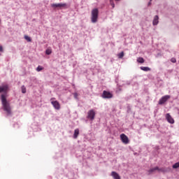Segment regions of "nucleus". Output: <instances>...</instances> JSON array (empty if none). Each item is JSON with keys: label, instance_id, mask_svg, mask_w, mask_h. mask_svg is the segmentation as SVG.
Listing matches in <instances>:
<instances>
[{"label": "nucleus", "instance_id": "obj_9", "mask_svg": "<svg viewBox=\"0 0 179 179\" xmlns=\"http://www.w3.org/2000/svg\"><path fill=\"white\" fill-rule=\"evenodd\" d=\"M166 119L169 122V124H174V119L171 117L170 113L166 115Z\"/></svg>", "mask_w": 179, "mask_h": 179}, {"label": "nucleus", "instance_id": "obj_18", "mask_svg": "<svg viewBox=\"0 0 179 179\" xmlns=\"http://www.w3.org/2000/svg\"><path fill=\"white\" fill-rule=\"evenodd\" d=\"M117 57H118V58H120V59H121L122 58H123V57H124V52H121L120 53H119V54L117 55Z\"/></svg>", "mask_w": 179, "mask_h": 179}, {"label": "nucleus", "instance_id": "obj_20", "mask_svg": "<svg viewBox=\"0 0 179 179\" xmlns=\"http://www.w3.org/2000/svg\"><path fill=\"white\" fill-rule=\"evenodd\" d=\"M179 167V162H176L175 164L173 165V169H178Z\"/></svg>", "mask_w": 179, "mask_h": 179}, {"label": "nucleus", "instance_id": "obj_3", "mask_svg": "<svg viewBox=\"0 0 179 179\" xmlns=\"http://www.w3.org/2000/svg\"><path fill=\"white\" fill-rule=\"evenodd\" d=\"M95 117H96V112L94 111V110L92 109L87 112V120H90V121H93Z\"/></svg>", "mask_w": 179, "mask_h": 179}, {"label": "nucleus", "instance_id": "obj_4", "mask_svg": "<svg viewBox=\"0 0 179 179\" xmlns=\"http://www.w3.org/2000/svg\"><path fill=\"white\" fill-rule=\"evenodd\" d=\"M54 100H55V98L50 99L51 104L53 106L55 110H59L61 108V105L59 104V102H58V101Z\"/></svg>", "mask_w": 179, "mask_h": 179}, {"label": "nucleus", "instance_id": "obj_27", "mask_svg": "<svg viewBox=\"0 0 179 179\" xmlns=\"http://www.w3.org/2000/svg\"><path fill=\"white\" fill-rule=\"evenodd\" d=\"M151 3H152L150 1V2L148 3V6L151 5Z\"/></svg>", "mask_w": 179, "mask_h": 179}, {"label": "nucleus", "instance_id": "obj_28", "mask_svg": "<svg viewBox=\"0 0 179 179\" xmlns=\"http://www.w3.org/2000/svg\"><path fill=\"white\" fill-rule=\"evenodd\" d=\"M115 1H120V0H115Z\"/></svg>", "mask_w": 179, "mask_h": 179}, {"label": "nucleus", "instance_id": "obj_13", "mask_svg": "<svg viewBox=\"0 0 179 179\" xmlns=\"http://www.w3.org/2000/svg\"><path fill=\"white\" fill-rule=\"evenodd\" d=\"M78 136H79V129H76L74 130V134H73V138L74 139H77Z\"/></svg>", "mask_w": 179, "mask_h": 179}, {"label": "nucleus", "instance_id": "obj_10", "mask_svg": "<svg viewBox=\"0 0 179 179\" xmlns=\"http://www.w3.org/2000/svg\"><path fill=\"white\" fill-rule=\"evenodd\" d=\"M152 24L153 26H157V24H159V15H155L154 17V19L152 20Z\"/></svg>", "mask_w": 179, "mask_h": 179}, {"label": "nucleus", "instance_id": "obj_5", "mask_svg": "<svg viewBox=\"0 0 179 179\" xmlns=\"http://www.w3.org/2000/svg\"><path fill=\"white\" fill-rule=\"evenodd\" d=\"M169 99H170V95H165V96H162L159 100L158 104H159V106L164 104V103H166V101H167V100H169Z\"/></svg>", "mask_w": 179, "mask_h": 179}, {"label": "nucleus", "instance_id": "obj_6", "mask_svg": "<svg viewBox=\"0 0 179 179\" xmlns=\"http://www.w3.org/2000/svg\"><path fill=\"white\" fill-rule=\"evenodd\" d=\"M103 99H112L113 94H111L110 92L104 90L102 94Z\"/></svg>", "mask_w": 179, "mask_h": 179}, {"label": "nucleus", "instance_id": "obj_21", "mask_svg": "<svg viewBox=\"0 0 179 179\" xmlns=\"http://www.w3.org/2000/svg\"><path fill=\"white\" fill-rule=\"evenodd\" d=\"M110 3L113 8H115V4H114V1L113 0H110Z\"/></svg>", "mask_w": 179, "mask_h": 179}, {"label": "nucleus", "instance_id": "obj_25", "mask_svg": "<svg viewBox=\"0 0 179 179\" xmlns=\"http://www.w3.org/2000/svg\"><path fill=\"white\" fill-rule=\"evenodd\" d=\"M3 51V48L0 45V52H2Z\"/></svg>", "mask_w": 179, "mask_h": 179}, {"label": "nucleus", "instance_id": "obj_29", "mask_svg": "<svg viewBox=\"0 0 179 179\" xmlns=\"http://www.w3.org/2000/svg\"><path fill=\"white\" fill-rule=\"evenodd\" d=\"M150 1H152V0H150Z\"/></svg>", "mask_w": 179, "mask_h": 179}, {"label": "nucleus", "instance_id": "obj_14", "mask_svg": "<svg viewBox=\"0 0 179 179\" xmlns=\"http://www.w3.org/2000/svg\"><path fill=\"white\" fill-rule=\"evenodd\" d=\"M140 69H141V71H144V72H149V71H150V68L145 66H141Z\"/></svg>", "mask_w": 179, "mask_h": 179}, {"label": "nucleus", "instance_id": "obj_23", "mask_svg": "<svg viewBox=\"0 0 179 179\" xmlns=\"http://www.w3.org/2000/svg\"><path fill=\"white\" fill-rule=\"evenodd\" d=\"M73 96H74V99H76V100H79V98H78V96H79V94L76 92H75L73 94Z\"/></svg>", "mask_w": 179, "mask_h": 179}, {"label": "nucleus", "instance_id": "obj_1", "mask_svg": "<svg viewBox=\"0 0 179 179\" xmlns=\"http://www.w3.org/2000/svg\"><path fill=\"white\" fill-rule=\"evenodd\" d=\"M9 92V85H3L0 86V93H3L1 94V99L3 106V110L7 113V115H11L12 110L10 109V105L9 102L6 100V94Z\"/></svg>", "mask_w": 179, "mask_h": 179}, {"label": "nucleus", "instance_id": "obj_26", "mask_svg": "<svg viewBox=\"0 0 179 179\" xmlns=\"http://www.w3.org/2000/svg\"><path fill=\"white\" fill-rule=\"evenodd\" d=\"M127 85H131V82L130 81H127Z\"/></svg>", "mask_w": 179, "mask_h": 179}, {"label": "nucleus", "instance_id": "obj_2", "mask_svg": "<svg viewBox=\"0 0 179 179\" xmlns=\"http://www.w3.org/2000/svg\"><path fill=\"white\" fill-rule=\"evenodd\" d=\"M97 19H99V9L94 8L91 12L92 23H97Z\"/></svg>", "mask_w": 179, "mask_h": 179}, {"label": "nucleus", "instance_id": "obj_7", "mask_svg": "<svg viewBox=\"0 0 179 179\" xmlns=\"http://www.w3.org/2000/svg\"><path fill=\"white\" fill-rule=\"evenodd\" d=\"M120 138L123 143H125L126 145L129 143V140L128 139V136H127V135L122 134L120 135Z\"/></svg>", "mask_w": 179, "mask_h": 179}, {"label": "nucleus", "instance_id": "obj_12", "mask_svg": "<svg viewBox=\"0 0 179 179\" xmlns=\"http://www.w3.org/2000/svg\"><path fill=\"white\" fill-rule=\"evenodd\" d=\"M162 171V169H159L158 166H156L155 168H152L150 170H148L149 174H152V173H155V171Z\"/></svg>", "mask_w": 179, "mask_h": 179}, {"label": "nucleus", "instance_id": "obj_15", "mask_svg": "<svg viewBox=\"0 0 179 179\" xmlns=\"http://www.w3.org/2000/svg\"><path fill=\"white\" fill-rule=\"evenodd\" d=\"M137 62H138V64H143L145 62V59L143 57H138L137 59Z\"/></svg>", "mask_w": 179, "mask_h": 179}, {"label": "nucleus", "instance_id": "obj_19", "mask_svg": "<svg viewBox=\"0 0 179 179\" xmlns=\"http://www.w3.org/2000/svg\"><path fill=\"white\" fill-rule=\"evenodd\" d=\"M21 90H22V93L23 94L26 93V87H24V85H22L21 87Z\"/></svg>", "mask_w": 179, "mask_h": 179}, {"label": "nucleus", "instance_id": "obj_17", "mask_svg": "<svg viewBox=\"0 0 179 179\" xmlns=\"http://www.w3.org/2000/svg\"><path fill=\"white\" fill-rule=\"evenodd\" d=\"M43 69H44V68L41 66H38V67L36 68V71H37V72H41V71H43Z\"/></svg>", "mask_w": 179, "mask_h": 179}, {"label": "nucleus", "instance_id": "obj_16", "mask_svg": "<svg viewBox=\"0 0 179 179\" xmlns=\"http://www.w3.org/2000/svg\"><path fill=\"white\" fill-rule=\"evenodd\" d=\"M52 52V50L51 49H47L45 50L46 55H51V53Z\"/></svg>", "mask_w": 179, "mask_h": 179}, {"label": "nucleus", "instance_id": "obj_22", "mask_svg": "<svg viewBox=\"0 0 179 179\" xmlns=\"http://www.w3.org/2000/svg\"><path fill=\"white\" fill-rule=\"evenodd\" d=\"M24 38L27 40V41H31V38L29 36H24Z\"/></svg>", "mask_w": 179, "mask_h": 179}, {"label": "nucleus", "instance_id": "obj_8", "mask_svg": "<svg viewBox=\"0 0 179 179\" xmlns=\"http://www.w3.org/2000/svg\"><path fill=\"white\" fill-rule=\"evenodd\" d=\"M65 6H66V3H59L51 4V7L54 8V9H57V8H64Z\"/></svg>", "mask_w": 179, "mask_h": 179}, {"label": "nucleus", "instance_id": "obj_24", "mask_svg": "<svg viewBox=\"0 0 179 179\" xmlns=\"http://www.w3.org/2000/svg\"><path fill=\"white\" fill-rule=\"evenodd\" d=\"M171 62H173V64H176V62H177V59H176V58L173 57L171 59Z\"/></svg>", "mask_w": 179, "mask_h": 179}, {"label": "nucleus", "instance_id": "obj_11", "mask_svg": "<svg viewBox=\"0 0 179 179\" xmlns=\"http://www.w3.org/2000/svg\"><path fill=\"white\" fill-rule=\"evenodd\" d=\"M111 176L114 179H121V176L115 171H112Z\"/></svg>", "mask_w": 179, "mask_h": 179}]
</instances>
